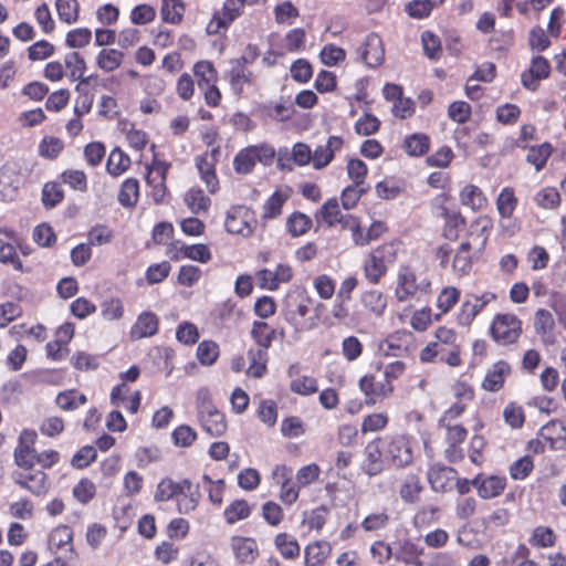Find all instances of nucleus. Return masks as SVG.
Segmentation results:
<instances>
[{"instance_id":"obj_1","label":"nucleus","mask_w":566,"mask_h":566,"mask_svg":"<svg viewBox=\"0 0 566 566\" xmlns=\"http://www.w3.org/2000/svg\"><path fill=\"white\" fill-rule=\"evenodd\" d=\"M322 304L315 300L304 289H296L289 292L283 301L282 314L284 319L297 333L308 332L318 324V314L316 307Z\"/></svg>"},{"instance_id":"obj_2","label":"nucleus","mask_w":566,"mask_h":566,"mask_svg":"<svg viewBox=\"0 0 566 566\" xmlns=\"http://www.w3.org/2000/svg\"><path fill=\"white\" fill-rule=\"evenodd\" d=\"M457 332L447 326L434 331V340L429 342L419 354L421 363H433L437 358L450 367L462 365L461 346L457 343Z\"/></svg>"},{"instance_id":"obj_3","label":"nucleus","mask_w":566,"mask_h":566,"mask_svg":"<svg viewBox=\"0 0 566 566\" xmlns=\"http://www.w3.org/2000/svg\"><path fill=\"white\" fill-rule=\"evenodd\" d=\"M402 241L392 239L371 249L363 261V273L368 284L377 285L387 275L388 265L394 264Z\"/></svg>"},{"instance_id":"obj_4","label":"nucleus","mask_w":566,"mask_h":566,"mask_svg":"<svg viewBox=\"0 0 566 566\" xmlns=\"http://www.w3.org/2000/svg\"><path fill=\"white\" fill-rule=\"evenodd\" d=\"M432 293L428 275H418L411 265H401L397 272L395 297L399 303L419 302Z\"/></svg>"},{"instance_id":"obj_5","label":"nucleus","mask_w":566,"mask_h":566,"mask_svg":"<svg viewBox=\"0 0 566 566\" xmlns=\"http://www.w3.org/2000/svg\"><path fill=\"white\" fill-rule=\"evenodd\" d=\"M275 156V148L269 143L249 145L235 154L232 161L233 169L238 175H249L253 172L256 163L264 167L271 166Z\"/></svg>"},{"instance_id":"obj_6","label":"nucleus","mask_w":566,"mask_h":566,"mask_svg":"<svg viewBox=\"0 0 566 566\" xmlns=\"http://www.w3.org/2000/svg\"><path fill=\"white\" fill-rule=\"evenodd\" d=\"M192 73L198 87L202 91L205 103L209 107H218L222 94L218 87L219 73L214 64L209 60L197 61L192 66Z\"/></svg>"},{"instance_id":"obj_7","label":"nucleus","mask_w":566,"mask_h":566,"mask_svg":"<svg viewBox=\"0 0 566 566\" xmlns=\"http://www.w3.org/2000/svg\"><path fill=\"white\" fill-rule=\"evenodd\" d=\"M489 333L499 345H514L523 334V322L513 313H499L494 315Z\"/></svg>"},{"instance_id":"obj_8","label":"nucleus","mask_w":566,"mask_h":566,"mask_svg":"<svg viewBox=\"0 0 566 566\" xmlns=\"http://www.w3.org/2000/svg\"><path fill=\"white\" fill-rule=\"evenodd\" d=\"M441 199L446 201L447 195H439L433 201V213L437 218L443 220L441 227V237L448 241L454 242L467 226V218L459 209L449 208Z\"/></svg>"},{"instance_id":"obj_9","label":"nucleus","mask_w":566,"mask_h":566,"mask_svg":"<svg viewBox=\"0 0 566 566\" xmlns=\"http://www.w3.org/2000/svg\"><path fill=\"white\" fill-rule=\"evenodd\" d=\"M221 147L217 145L207 149L193 158L200 180L206 185L209 193L214 195L220 189V180L217 172V165L220 160Z\"/></svg>"},{"instance_id":"obj_10","label":"nucleus","mask_w":566,"mask_h":566,"mask_svg":"<svg viewBox=\"0 0 566 566\" xmlns=\"http://www.w3.org/2000/svg\"><path fill=\"white\" fill-rule=\"evenodd\" d=\"M170 168L171 164L159 159L157 155L146 164L145 181L150 188L149 196L157 205L164 202L168 195L166 181Z\"/></svg>"},{"instance_id":"obj_11","label":"nucleus","mask_w":566,"mask_h":566,"mask_svg":"<svg viewBox=\"0 0 566 566\" xmlns=\"http://www.w3.org/2000/svg\"><path fill=\"white\" fill-rule=\"evenodd\" d=\"M256 226L255 212L247 206H232L226 213L224 228L231 234L249 238L253 234Z\"/></svg>"},{"instance_id":"obj_12","label":"nucleus","mask_w":566,"mask_h":566,"mask_svg":"<svg viewBox=\"0 0 566 566\" xmlns=\"http://www.w3.org/2000/svg\"><path fill=\"white\" fill-rule=\"evenodd\" d=\"M496 300L497 295L491 291H485L482 294H468L455 314L457 325L460 327H470L476 316L483 312L489 304Z\"/></svg>"},{"instance_id":"obj_13","label":"nucleus","mask_w":566,"mask_h":566,"mask_svg":"<svg viewBox=\"0 0 566 566\" xmlns=\"http://www.w3.org/2000/svg\"><path fill=\"white\" fill-rule=\"evenodd\" d=\"M244 12L242 0H224L221 9L216 10L207 23L206 32L209 35L224 33L231 24Z\"/></svg>"},{"instance_id":"obj_14","label":"nucleus","mask_w":566,"mask_h":566,"mask_svg":"<svg viewBox=\"0 0 566 566\" xmlns=\"http://www.w3.org/2000/svg\"><path fill=\"white\" fill-rule=\"evenodd\" d=\"M12 481L34 495H42L49 490L48 475L43 470L24 469L11 472Z\"/></svg>"},{"instance_id":"obj_15","label":"nucleus","mask_w":566,"mask_h":566,"mask_svg":"<svg viewBox=\"0 0 566 566\" xmlns=\"http://www.w3.org/2000/svg\"><path fill=\"white\" fill-rule=\"evenodd\" d=\"M549 61L542 56H533L528 69L524 70L521 74V83L524 88L535 92L539 87V83L551 75Z\"/></svg>"},{"instance_id":"obj_16","label":"nucleus","mask_w":566,"mask_h":566,"mask_svg":"<svg viewBox=\"0 0 566 566\" xmlns=\"http://www.w3.org/2000/svg\"><path fill=\"white\" fill-rule=\"evenodd\" d=\"M494 227V220L489 214H480L471 221L465 238L462 242H469L472 247L478 245L479 251H483L489 242Z\"/></svg>"},{"instance_id":"obj_17","label":"nucleus","mask_w":566,"mask_h":566,"mask_svg":"<svg viewBox=\"0 0 566 566\" xmlns=\"http://www.w3.org/2000/svg\"><path fill=\"white\" fill-rule=\"evenodd\" d=\"M359 389L365 395L367 403H376L388 398L394 392V385L385 380H378L375 374L364 375L358 382Z\"/></svg>"},{"instance_id":"obj_18","label":"nucleus","mask_w":566,"mask_h":566,"mask_svg":"<svg viewBox=\"0 0 566 566\" xmlns=\"http://www.w3.org/2000/svg\"><path fill=\"white\" fill-rule=\"evenodd\" d=\"M358 55L361 62L369 67L379 66L385 60V49L381 38L370 33L358 48Z\"/></svg>"},{"instance_id":"obj_19","label":"nucleus","mask_w":566,"mask_h":566,"mask_svg":"<svg viewBox=\"0 0 566 566\" xmlns=\"http://www.w3.org/2000/svg\"><path fill=\"white\" fill-rule=\"evenodd\" d=\"M428 482L434 492H449L454 488L457 471L441 464H433L427 473Z\"/></svg>"},{"instance_id":"obj_20","label":"nucleus","mask_w":566,"mask_h":566,"mask_svg":"<svg viewBox=\"0 0 566 566\" xmlns=\"http://www.w3.org/2000/svg\"><path fill=\"white\" fill-rule=\"evenodd\" d=\"M344 146V139L340 136H329L325 145H318L314 151H312V165L316 170H321L327 167L334 159L335 154L342 150Z\"/></svg>"},{"instance_id":"obj_21","label":"nucleus","mask_w":566,"mask_h":566,"mask_svg":"<svg viewBox=\"0 0 566 566\" xmlns=\"http://www.w3.org/2000/svg\"><path fill=\"white\" fill-rule=\"evenodd\" d=\"M199 485L193 484L190 480L180 481V488L176 497L177 510L180 514H189L193 512L200 500Z\"/></svg>"},{"instance_id":"obj_22","label":"nucleus","mask_w":566,"mask_h":566,"mask_svg":"<svg viewBox=\"0 0 566 566\" xmlns=\"http://www.w3.org/2000/svg\"><path fill=\"white\" fill-rule=\"evenodd\" d=\"M511 374V365L506 360H497L488 369L481 386L486 391L497 392L503 389L505 380Z\"/></svg>"},{"instance_id":"obj_23","label":"nucleus","mask_w":566,"mask_h":566,"mask_svg":"<svg viewBox=\"0 0 566 566\" xmlns=\"http://www.w3.org/2000/svg\"><path fill=\"white\" fill-rule=\"evenodd\" d=\"M460 203L472 212H481L489 207L485 192L474 184H468L459 191Z\"/></svg>"},{"instance_id":"obj_24","label":"nucleus","mask_w":566,"mask_h":566,"mask_svg":"<svg viewBox=\"0 0 566 566\" xmlns=\"http://www.w3.org/2000/svg\"><path fill=\"white\" fill-rule=\"evenodd\" d=\"M199 421L201 424H222L224 413L213 403L207 392H200L197 398Z\"/></svg>"},{"instance_id":"obj_25","label":"nucleus","mask_w":566,"mask_h":566,"mask_svg":"<svg viewBox=\"0 0 566 566\" xmlns=\"http://www.w3.org/2000/svg\"><path fill=\"white\" fill-rule=\"evenodd\" d=\"M159 317L150 312L144 311L138 316L136 322L130 328V336L133 339H142L151 337L158 333Z\"/></svg>"},{"instance_id":"obj_26","label":"nucleus","mask_w":566,"mask_h":566,"mask_svg":"<svg viewBox=\"0 0 566 566\" xmlns=\"http://www.w3.org/2000/svg\"><path fill=\"white\" fill-rule=\"evenodd\" d=\"M249 363L245 374L248 377L260 379L268 373L269 350L251 347L247 352Z\"/></svg>"},{"instance_id":"obj_27","label":"nucleus","mask_w":566,"mask_h":566,"mask_svg":"<svg viewBox=\"0 0 566 566\" xmlns=\"http://www.w3.org/2000/svg\"><path fill=\"white\" fill-rule=\"evenodd\" d=\"M472 245L469 242H461L454 252L451 269L458 277L470 274L473 266Z\"/></svg>"},{"instance_id":"obj_28","label":"nucleus","mask_w":566,"mask_h":566,"mask_svg":"<svg viewBox=\"0 0 566 566\" xmlns=\"http://www.w3.org/2000/svg\"><path fill=\"white\" fill-rule=\"evenodd\" d=\"M446 439L448 447L444 450L446 458L450 462H457L463 458V451L459 447L467 437V431L463 427H446Z\"/></svg>"},{"instance_id":"obj_29","label":"nucleus","mask_w":566,"mask_h":566,"mask_svg":"<svg viewBox=\"0 0 566 566\" xmlns=\"http://www.w3.org/2000/svg\"><path fill=\"white\" fill-rule=\"evenodd\" d=\"M495 206L501 220L511 219L518 206L515 189L511 186L503 187L495 199Z\"/></svg>"},{"instance_id":"obj_30","label":"nucleus","mask_w":566,"mask_h":566,"mask_svg":"<svg viewBox=\"0 0 566 566\" xmlns=\"http://www.w3.org/2000/svg\"><path fill=\"white\" fill-rule=\"evenodd\" d=\"M290 198L287 190L281 188L275 191L264 201L262 207L261 218L263 221H269L279 218L282 214L283 207Z\"/></svg>"},{"instance_id":"obj_31","label":"nucleus","mask_w":566,"mask_h":566,"mask_svg":"<svg viewBox=\"0 0 566 566\" xmlns=\"http://www.w3.org/2000/svg\"><path fill=\"white\" fill-rule=\"evenodd\" d=\"M555 321L552 313L545 308H538L534 315V329L544 344L554 343Z\"/></svg>"},{"instance_id":"obj_32","label":"nucleus","mask_w":566,"mask_h":566,"mask_svg":"<svg viewBox=\"0 0 566 566\" xmlns=\"http://www.w3.org/2000/svg\"><path fill=\"white\" fill-rule=\"evenodd\" d=\"M461 291L457 286H443L437 295L436 307L439 313L434 315V319L439 321L442 316L450 313L453 307L459 303Z\"/></svg>"},{"instance_id":"obj_33","label":"nucleus","mask_w":566,"mask_h":566,"mask_svg":"<svg viewBox=\"0 0 566 566\" xmlns=\"http://www.w3.org/2000/svg\"><path fill=\"white\" fill-rule=\"evenodd\" d=\"M184 202L193 214L207 213L211 199L199 186L190 187L184 195Z\"/></svg>"},{"instance_id":"obj_34","label":"nucleus","mask_w":566,"mask_h":566,"mask_svg":"<svg viewBox=\"0 0 566 566\" xmlns=\"http://www.w3.org/2000/svg\"><path fill=\"white\" fill-rule=\"evenodd\" d=\"M231 547L235 558L244 564L252 563L259 554L256 542L249 537L234 536L231 539Z\"/></svg>"},{"instance_id":"obj_35","label":"nucleus","mask_w":566,"mask_h":566,"mask_svg":"<svg viewBox=\"0 0 566 566\" xmlns=\"http://www.w3.org/2000/svg\"><path fill=\"white\" fill-rule=\"evenodd\" d=\"M228 77L232 91L238 95H241L244 91V86L252 84L254 80V75L251 70L234 61H231V69L228 73Z\"/></svg>"},{"instance_id":"obj_36","label":"nucleus","mask_w":566,"mask_h":566,"mask_svg":"<svg viewBox=\"0 0 566 566\" xmlns=\"http://www.w3.org/2000/svg\"><path fill=\"white\" fill-rule=\"evenodd\" d=\"M506 488V478L490 475L485 479L478 476L476 491L483 500L496 497L503 493Z\"/></svg>"},{"instance_id":"obj_37","label":"nucleus","mask_w":566,"mask_h":566,"mask_svg":"<svg viewBox=\"0 0 566 566\" xmlns=\"http://www.w3.org/2000/svg\"><path fill=\"white\" fill-rule=\"evenodd\" d=\"M277 333V329L271 327L266 322L254 321L250 335L258 348L269 350L273 340L276 338Z\"/></svg>"},{"instance_id":"obj_38","label":"nucleus","mask_w":566,"mask_h":566,"mask_svg":"<svg viewBox=\"0 0 566 566\" xmlns=\"http://www.w3.org/2000/svg\"><path fill=\"white\" fill-rule=\"evenodd\" d=\"M431 146L430 137L424 133L407 135L402 142L403 151L410 157L424 156Z\"/></svg>"},{"instance_id":"obj_39","label":"nucleus","mask_w":566,"mask_h":566,"mask_svg":"<svg viewBox=\"0 0 566 566\" xmlns=\"http://www.w3.org/2000/svg\"><path fill=\"white\" fill-rule=\"evenodd\" d=\"M363 471L369 476L379 474L384 469L381 451L378 441H373L365 449V459L361 463Z\"/></svg>"},{"instance_id":"obj_40","label":"nucleus","mask_w":566,"mask_h":566,"mask_svg":"<svg viewBox=\"0 0 566 566\" xmlns=\"http://www.w3.org/2000/svg\"><path fill=\"white\" fill-rule=\"evenodd\" d=\"M332 553V546L327 541H315L305 549V566H322Z\"/></svg>"},{"instance_id":"obj_41","label":"nucleus","mask_w":566,"mask_h":566,"mask_svg":"<svg viewBox=\"0 0 566 566\" xmlns=\"http://www.w3.org/2000/svg\"><path fill=\"white\" fill-rule=\"evenodd\" d=\"M312 227V218L301 211H293L285 220V230L292 238H298L306 234Z\"/></svg>"},{"instance_id":"obj_42","label":"nucleus","mask_w":566,"mask_h":566,"mask_svg":"<svg viewBox=\"0 0 566 566\" xmlns=\"http://www.w3.org/2000/svg\"><path fill=\"white\" fill-rule=\"evenodd\" d=\"M63 65L65 76L71 82L77 81V78L82 77L87 70L84 56L77 51L66 53L63 57Z\"/></svg>"},{"instance_id":"obj_43","label":"nucleus","mask_w":566,"mask_h":566,"mask_svg":"<svg viewBox=\"0 0 566 566\" xmlns=\"http://www.w3.org/2000/svg\"><path fill=\"white\" fill-rule=\"evenodd\" d=\"M132 165L130 157L119 147L111 150L106 160V171L112 177H119L125 174Z\"/></svg>"},{"instance_id":"obj_44","label":"nucleus","mask_w":566,"mask_h":566,"mask_svg":"<svg viewBox=\"0 0 566 566\" xmlns=\"http://www.w3.org/2000/svg\"><path fill=\"white\" fill-rule=\"evenodd\" d=\"M139 181L134 177L126 178L118 190L117 200L124 208H134L139 200Z\"/></svg>"},{"instance_id":"obj_45","label":"nucleus","mask_w":566,"mask_h":566,"mask_svg":"<svg viewBox=\"0 0 566 566\" xmlns=\"http://www.w3.org/2000/svg\"><path fill=\"white\" fill-rule=\"evenodd\" d=\"M319 218L328 227L345 226V219L350 216L340 211L339 203L336 198L328 199L319 209Z\"/></svg>"},{"instance_id":"obj_46","label":"nucleus","mask_w":566,"mask_h":566,"mask_svg":"<svg viewBox=\"0 0 566 566\" xmlns=\"http://www.w3.org/2000/svg\"><path fill=\"white\" fill-rule=\"evenodd\" d=\"M526 150V161L533 166L536 171H541L545 168L554 148L551 143L545 142L539 145L528 146Z\"/></svg>"},{"instance_id":"obj_47","label":"nucleus","mask_w":566,"mask_h":566,"mask_svg":"<svg viewBox=\"0 0 566 566\" xmlns=\"http://www.w3.org/2000/svg\"><path fill=\"white\" fill-rule=\"evenodd\" d=\"M360 302L364 308L376 317L381 316L387 307V297L379 290L365 291L360 296Z\"/></svg>"},{"instance_id":"obj_48","label":"nucleus","mask_w":566,"mask_h":566,"mask_svg":"<svg viewBox=\"0 0 566 566\" xmlns=\"http://www.w3.org/2000/svg\"><path fill=\"white\" fill-rule=\"evenodd\" d=\"M533 200L539 209L544 210H556L562 202L559 191L553 186L541 188L534 195Z\"/></svg>"},{"instance_id":"obj_49","label":"nucleus","mask_w":566,"mask_h":566,"mask_svg":"<svg viewBox=\"0 0 566 566\" xmlns=\"http://www.w3.org/2000/svg\"><path fill=\"white\" fill-rule=\"evenodd\" d=\"M186 6L182 0H163L160 15L164 22L179 24L184 19Z\"/></svg>"},{"instance_id":"obj_50","label":"nucleus","mask_w":566,"mask_h":566,"mask_svg":"<svg viewBox=\"0 0 566 566\" xmlns=\"http://www.w3.org/2000/svg\"><path fill=\"white\" fill-rule=\"evenodd\" d=\"M515 34L512 29L494 31L488 41L492 52L505 54L514 45Z\"/></svg>"},{"instance_id":"obj_51","label":"nucleus","mask_w":566,"mask_h":566,"mask_svg":"<svg viewBox=\"0 0 566 566\" xmlns=\"http://www.w3.org/2000/svg\"><path fill=\"white\" fill-rule=\"evenodd\" d=\"M422 489L420 479L415 474H408L400 483L399 495L403 502L415 503L419 500Z\"/></svg>"},{"instance_id":"obj_52","label":"nucleus","mask_w":566,"mask_h":566,"mask_svg":"<svg viewBox=\"0 0 566 566\" xmlns=\"http://www.w3.org/2000/svg\"><path fill=\"white\" fill-rule=\"evenodd\" d=\"M124 53L116 49H103L96 55V65L104 72H113L119 67Z\"/></svg>"},{"instance_id":"obj_53","label":"nucleus","mask_w":566,"mask_h":566,"mask_svg":"<svg viewBox=\"0 0 566 566\" xmlns=\"http://www.w3.org/2000/svg\"><path fill=\"white\" fill-rule=\"evenodd\" d=\"M87 398L76 389H69L60 392L56 398V405L65 411H72L86 403Z\"/></svg>"},{"instance_id":"obj_54","label":"nucleus","mask_w":566,"mask_h":566,"mask_svg":"<svg viewBox=\"0 0 566 566\" xmlns=\"http://www.w3.org/2000/svg\"><path fill=\"white\" fill-rule=\"evenodd\" d=\"M274 544L285 559H294L298 557L301 553L297 541L286 533L277 534L274 538Z\"/></svg>"},{"instance_id":"obj_55","label":"nucleus","mask_w":566,"mask_h":566,"mask_svg":"<svg viewBox=\"0 0 566 566\" xmlns=\"http://www.w3.org/2000/svg\"><path fill=\"white\" fill-rule=\"evenodd\" d=\"M444 0H412L406 4V12L415 19H424L431 11L443 3Z\"/></svg>"},{"instance_id":"obj_56","label":"nucleus","mask_w":566,"mask_h":566,"mask_svg":"<svg viewBox=\"0 0 566 566\" xmlns=\"http://www.w3.org/2000/svg\"><path fill=\"white\" fill-rule=\"evenodd\" d=\"M55 8L62 22L73 24L78 20L80 3L77 0H55Z\"/></svg>"},{"instance_id":"obj_57","label":"nucleus","mask_w":566,"mask_h":566,"mask_svg":"<svg viewBox=\"0 0 566 566\" xmlns=\"http://www.w3.org/2000/svg\"><path fill=\"white\" fill-rule=\"evenodd\" d=\"M64 199L62 187L55 181H48L43 185L41 200L46 209H52Z\"/></svg>"},{"instance_id":"obj_58","label":"nucleus","mask_w":566,"mask_h":566,"mask_svg":"<svg viewBox=\"0 0 566 566\" xmlns=\"http://www.w3.org/2000/svg\"><path fill=\"white\" fill-rule=\"evenodd\" d=\"M60 178L63 184L75 191L86 192L88 189L87 176L83 170L66 169L61 174Z\"/></svg>"},{"instance_id":"obj_59","label":"nucleus","mask_w":566,"mask_h":566,"mask_svg":"<svg viewBox=\"0 0 566 566\" xmlns=\"http://www.w3.org/2000/svg\"><path fill=\"white\" fill-rule=\"evenodd\" d=\"M220 355L219 345L213 340H202L197 347V358L203 366L213 365Z\"/></svg>"},{"instance_id":"obj_60","label":"nucleus","mask_w":566,"mask_h":566,"mask_svg":"<svg viewBox=\"0 0 566 566\" xmlns=\"http://www.w3.org/2000/svg\"><path fill=\"white\" fill-rule=\"evenodd\" d=\"M343 229L350 231L352 240L357 247H366L370 244L369 238L367 237V230L361 228L360 219L356 216H348L345 219V226Z\"/></svg>"},{"instance_id":"obj_61","label":"nucleus","mask_w":566,"mask_h":566,"mask_svg":"<svg viewBox=\"0 0 566 566\" xmlns=\"http://www.w3.org/2000/svg\"><path fill=\"white\" fill-rule=\"evenodd\" d=\"M180 488V481L175 482L170 478H165L160 480V482L157 484L154 500L156 502H167L169 500H172L177 497L178 492Z\"/></svg>"},{"instance_id":"obj_62","label":"nucleus","mask_w":566,"mask_h":566,"mask_svg":"<svg viewBox=\"0 0 566 566\" xmlns=\"http://www.w3.org/2000/svg\"><path fill=\"white\" fill-rule=\"evenodd\" d=\"M290 389L300 396H311L318 391V382L314 377L303 375L291 380Z\"/></svg>"},{"instance_id":"obj_63","label":"nucleus","mask_w":566,"mask_h":566,"mask_svg":"<svg viewBox=\"0 0 566 566\" xmlns=\"http://www.w3.org/2000/svg\"><path fill=\"white\" fill-rule=\"evenodd\" d=\"M251 513L250 505L244 500H235L224 510V518L228 524H234L238 521L249 517Z\"/></svg>"},{"instance_id":"obj_64","label":"nucleus","mask_w":566,"mask_h":566,"mask_svg":"<svg viewBox=\"0 0 566 566\" xmlns=\"http://www.w3.org/2000/svg\"><path fill=\"white\" fill-rule=\"evenodd\" d=\"M27 52L31 62L44 61L55 53V46L46 40H39L31 44Z\"/></svg>"}]
</instances>
